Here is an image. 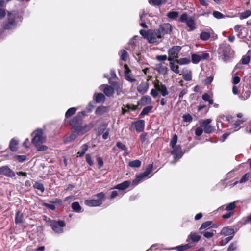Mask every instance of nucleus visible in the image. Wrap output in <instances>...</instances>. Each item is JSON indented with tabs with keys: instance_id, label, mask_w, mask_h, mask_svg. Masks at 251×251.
I'll use <instances>...</instances> for the list:
<instances>
[{
	"instance_id": "obj_49",
	"label": "nucleus",
	"mask_w": 251,
	"mask_h": 251,
	"mask_svg": "<svg viewBox=\"0 0 251 251\" xmlns=\"http://www.w3.org/2000/svg\"><path fill=\"white\" fill-rule=\"evenodd\" d=\"M143 179V177L140 174L136 176V178L132 181V185L134 186L137 185Z\"/></svg>"
},
{
	"instance_id": "obj_39",
	"label": "nucleus",
	"mask_w": 251,
	"mask_h": 251,
	"mask_svg": "<svg viewBox=\"0 0 251 251\" xmlns=\"http://www.w3.org/2000/svg\"><path fill=\"white\" fill-rule=\"evenodd\" d=\"M179 13L177 11H170L167 14V16L170 19H176L177 17H178Z\"/></svg>"
},
{
	"instance_id": "obj_25",
	"label": "nucleus",
	"mask_w": 251,
	"mask_h": 251,
	"mask_svg": "<svg viewBox=\"0 0 251 251\" xmlns=\"http://www.w3.org/2000/svg\"><path fill=\"white\" fill-rule=\"evenodd\" d=\"M182 77L186 81H190L192 80V72L191 70H186L183 71L182 73Z\"/></svg>"
},
{
	"instance_id": "obj_10",
	"label": "nucleus",
	"mask_w": 251,
	"mask_h": 251,
	"mask_svg": "<svg viewBox=\"0 0 251 251\" xmlns=\"http://www.w3.org/2000/svg\"><path fill=\"white\" fill-rule=\"evenodd\" d=\"M181 49V47L179 46H173L168 51L169 61H173L174 59L178 57V54Z\"/></svg>"
},
{
	"instance_id": "obj_13",
	"label": "nucleus",
	"mask_w": 251,
	"mask_h": 251,
	"mask_svg": "<svg viewBox=\"0 0 251 251\" xmlns=\"http://www.w3.org/2000/svg\"><path fill=\"white\" fill-rule=\"evenodd\" d=\"M99 89L101 91H102L104 94L107 97H111L114 93V88L108 85L102 84L100 86Z\"/></svg>"
},
{
	"instance_id": "obj_64",
	"label": "nucleus",
	"mask_w": 251,
	"mask_h": 251,
	"mask_svg": "<svg viewBox=\"0 0 251 251\" xmlns=\"http://www.w3.org/2000/svg\"><path fill=\"white\" fill-rule=\"evenodd\" d=\"M150 94L154 98L158 95V91L156 89H152Z\"/></svg>"
},
{
	"instance_id": "obj_52",
	"label": "nucleus",
	"mask_w": 251,
	"mask_h": 251,
	"mask_svg": "<svg viewBox=\"0 0 251 251\" xmlns=\"http://www.w3.org/2000/svg\"><path fill=\"white\" fill-rule=\"evenodd\" d=\"M233 238V236L227 237L225 238L224 240H222L220 243V245L225 246Z\"/></svg>"
},
{
	"instance_id": "obj_55",
	"label": "nucleus",
	"mask_w": 251,
	"mask_h": 251,
	"mask_svg": "<svg viewBox=\"0 0 251 251\" xmlns=\"http://www.w3.org/2000/svg\"><path fill=\"white\" fill-rule=\"evenodd\" d=\"M214 231H215L212 230L211 231H205L203 233V236L206 238H210L214 235Z\"/></svg>"
},
{
	"instance_id": "obj_57",
	"label": "nucleus",
	"mask_w": 251,
	"mask_h": 251,
	"mask_svg": "<svg viewBox=\"0 0 251 251\" xmlns=\"http://www.w3.org/2000/svg\"><path fill=\"white\" fill-rule=\"evenodd\" d=\"M127 57V52L125 50H122L121 51V58L124 61H126Z\"/></svg>"
},
{
	"instance_id": "obj_6",
	"label": "nucleus",
	"mask_w": 251,
	"mask_h": 251,
	"mask_svg": "<svg viewBox=\"0 0 251 251\" xmlns=\"http://www.w3.org/2000/svg\"><path fill=\"white\" fill-rule=\"evenodd\" d=\"M96 196L98 198V200L91 199L87 200L84 201L85 204L89 206H99L100 205L104 200L105 194L103 192L97 194Z\"/></svg>"
},
{
	"instance_id": "obj_16",
	"label": "nucleus",
	"mask_w": 251,
	"mask_h": 251,
	"mask_svg": "<svg viewBox=\"0 0 251 251\" xmlns=\"http://www.w3.org/2000/svg\"><path fill=\"white\" fill-rule=\"evenodd\" d=\"M134 125L135 130L138 132L143 131L145 128V121L144 120H139L132 123Z\"/></svg>"
},
{
	"instance_id": "obj_9",
	"label": "nucleus",
	"mask_w": 251,
	"mask_h": 251,
	"mask_svg": "<svg viewBox=\"0 0 251 251\" xmlns=\"http://www.w3.org/2000/svg\"><path fill=\"white\" fill-rule=\"evenodd\" d=\"M15 14L13 12H9L8 14L7 23L3 25L4 29H11L16 26V23L15 21Z\"/></svg>"
},
{
	"instance_id": "obj_32",
	"label": "nucleus",
	"mask_w": 251,
	"mask_h": 251,
	"mask_svg": "<svg viewBox=\"0 0 251 251\" xmlns=\"http://www.w3.org/2000/svg\"><path fill=\"white\" fill-rule=\"evenodd\" d=\"M170 67L171 70L176 74L179 73V67L177 65H176L173 61H170Z\"/></svg>"
},
{
	"instance_id": "obj_51",
	"label": "nucleus",
	"mask_w": 251,
	"mask_h": 251,
	"mask_svg": "<svg viewBox=\"0 0 251 251\" xmlns=\"http://www.w3.org/2000/svg\"><path fill=\"white\" fill-rule=\"evenodd\" d=\"M213 15L215 18L218 19H222L225 17V16L222 13L216 11L213 12Z\"/></svg>"
},
{
	"instance_id": "obj_21",
	"label": "nucleus",
	"mask_w": 251,
	"mask_h": 251,
	"mask_svg": "<svg viewBox=\"0 0 251 251\" xmlns=\"http://www.w3.org/2000/svg\"><path fill=\"white\" fill-rule=\"evenodd\" d=\"M94 99L97 103H103L105 100V96L100 93H95Z\"/></svg>"
},
{
	"instance_id": "obj_28",
	"label": "nucleus",
	"mask_w": 251,
	"mask_h": 251,
	"mask_svg": "<svg viewBox=\"0 0 251 251\" xmlns=\"http://www.w3.org/2000/svg\"><path fill=\"white\" fill-rule=\"evenodd\" d=\"M153 168V164H150L146 168L145 171L140 174L141 176L143 177V178H145L151 172Z\"/></svg>"
},
{
	"instance_id": "obj_35",
	"label": "nucleus",
	"mask_w": 251,
	"mask_h": 251,
	"mask_svg": "<svg viewBox=\"0 0 251 251\" xmlns=\"http://www.w3.org/2000/svg\"><path fill=\"white\" fill-rule=\"evenodd\" d=\"M33 187L35 189L40 190L41 193H43L45 190L43 184L39 181H36L33 184Z\"/></svg>"
},
{
	"instance_id": "obj_15",
	"label": "nucleus",
	"mask_w": 251,
	"mask_h": 251,
	"mask_svg": "<svg viewBox=\"0 0 251 251\" xmlns=\"http://www.w3.org/2000/svg\"><path fill=\"white\" fill-rule=\"evenodd\" d=\"M155 70L159 73L166 75L168 72V68L167 64L165 63H160L156 65Z\"/></svg>"
},
{
	"instance_id": "obj_22",
	"label": "nucleus",
	"mask_w": 251,
	"mask_h": 251,
	"mask_svg": "<svg viewBox=\"0 0 251 251\" xmlns=\"http://www.w3.org/2000/svg\"><path fill=\"white\" fill-rule=\"evenodd\" d=\"M151 97L148 95H146L143 96L138 103L139 105H145L146 104H151Z\"/></svg>"
},
{
	"instance_id": "obj_27",
	"label": "nucleus",
	"mask_w": 251,
	"mask_h": 251,
	"mask_svg": "<svg viewBox=\"0 0 251 251\" xmlns=\"http://www.w3.org/2000/svg\"><path fill=\"white\" fill-rule=\"evenodd\" d=\"M153 168V164H150L146 168L145 171L140 174L141 176L143 177V178H145L151 172Z\"/></svg>"
},
{
	"instance_id": "obj_46",
	"label": "nucleus",
	"mask_w": 251,
	"mask_h": 251,
	"mask_svg": "<svg viewBox=\"0 0 251 251\" xmlns=\"http://www.w3.org/2000/svg\"><path fill=\"white\" fill-rule=\"evenodd\" d=\"M250 15H251V11L250 10H246L243 12H242L240 14V19H246L249 17Z\"/></svg>"
},
{
	"instance_id": "obj_33",
	"label": "nucleus",
	"mask_w": 251,
	"mask_h": 251,
	"mask_svg": "<svg viewBox=\"0 0 251 251\" xmlns=\"http://www.w3.org/2000/svg\"><path fill=\"white\" fill-rule=\"evenodd\" d=\"M147 133H143L140 136V140L142 144V146L144 148L148 145L147 142Z\"/></svg>"
},
{
	"instance_id": "obj_50",
	"label": "nucleus",
	"mask_w": 251,
	"mask_h": 251,
	"mask_svg": "<svg viewBox=\"0 0 251 251\" xmlns=\"http://www.w3.org/2000/svg\"><path fill=\"white\" fill-rule=\"evenodd\" d=\"M211 224H212L211 221H206L202 224V225H201V226L200 228V230H202L203 229H205V228H208L211 226Z\"/></svg>"
},
{
	"instance_id": "obj_62",
	"label": "nucleus",
	"mask_w": 251,
	"mask_h": 251,
	"mask_svg": "<svg viewBox=\"0 0 251 251\" xmlns=\"http://www.w3.org/2000/svg\"><path fill=\"white\" fill-rule=\"evenodd\" d=\"M97 160L98 163L99 167H102L103 166V161L102 158L100 156H98L97 157Z\"/></svg>"
},
{
	"instance_id": "obj_38",
	"label": "nucleus",
	"mask_w": 251,
	"mask_h": 251,
	"mask_svg": "<svg viewBox=\"0 0 251 251\" xmlns=\"http://www.w3.org/2000/svg\"><path fill=\"white\" fill-rule=\"evenodd\" d=\"M152 108L153 107L152 106L145 107L143 108L139 116H142L147 115L149 112H150Z\"/></svg>"
},
{
	"instance_id": "obj_7",
	"label": "nucleus",
	"mask_w": 251,
	"mask_h": 251,
	"mask_svg": "<svg viewBox=\"0 0 251 251\" xmlns=\"http://www.w3.org/2000/svg\"><path fill=\"white\" fill-rule=\"evenodd\" d=\"M50 226L54 232L57 233H61L63 232V227L65 226L64 221H51Z\"/></svg>"
},
{
	"instance_id": "obj_48",
	"label": "nucleus",
	"mask_w": 251,
	"mask_h": 251,
	"mask_svg": "<svg viewBox=\"0 0 251 251\" xmlns=\"http://www.w3.org/2000/svg\"><path fill=\"white\" fill-rule=\"evenodd\" d=\"M235 202H236L234 201L228 204L226 206L225 210L227 211H232L236 207Z\"/></svg>"
},
{
	"instance_id": "obj_18",
	"label": "nucleus",
	"mask_w": 251,
	"mask_h": 251,
	"mask_svg": "<svg viewBox=\"0 0 251 251\" xmlns=\"http://www.w3.org/2000/svg\"><path fill=\"white\" fill-rule=\"evenodd\" d=\"M235 232L234 229L230 227H224L220 232V234L224 236L234 235Z\"/></svg>"
},
{
	"instance_id": "obj_30",
	"label": "nucleus",
	"mask_w": 251,
	"mask_h": 251,
	"mask_svg": "<svg viewBox=\"0 0 251 251\" xmlns=\"http://www.w3.org/2000/svg\"><path fill=\"white\" fill-rule=\"evenodd\" d=\"M18 142L14 139H12L10 144L9 148L12 151H15L17 149Z\"/></svg>"
},
{
	"instance_id": "obj_36",
	"label": "nucleus",
	"mask_w": 251,
	"mask_h": 251,
	"mask_svg": "<svg viewBox=\"0 0 251 251\" xmlns=\"http://www.w3.org/2000/svg\"><path fill=\"white\" fill-rule=\"evenodd\" d=\"M141 165V162L139 160H133L129 163V166L133 168H138Z\"/></svg>"
},
{
	"instance_id": "obj_61",
	"label": "nucleus",
	"mask_w": 251,
	"mask_h": 251,
	"mask_svg": "<svg viewBox=\"0 0 251 251\" xmlns=\"http://www.w3.org/2000/svg\"><path fill=\"white\" fill-rule=\"evenodd\" d=\"M116 146L118 148L121 149L122 150L126 151L127 150L126 147L120 142H117Z\"/></svg>"
},
{
	"instance_id": "obj_43",
	"label": "nucleus",
	"mask_w": 251,
	"mask_h": 251,
	"mask_svg": "<svg viewBox=\"0 0 251 251\" xmlns=\"http://www.w3.org/2000/svg\"><path fill=\"white\" fill-rule=\"evenodd\" d=\"M203 128V131L205 133L209 134L214 131L215 127L211 126H204Z\"/></svg>"
},
{
	"instance_id": "obj_8",
	"label": "nucleus",
	"mask_w": 251,
	"mask_h": 251,
	"mask_svg": "<svg viewBox=\"0 0 251 251\" xmlns=\"http://www.w3.org/2000/svg\"><path fill=\"white\" fill-rule=\"evenodd\" d=\"M160 33V37L163 39L164 36L166 34H170L172 32V26L169 23H165L161 25L157 29Z\"/></svg>"
},
{
	"instance_id": "obj_63",
	"label": "nucleus",
	"mask_w": 251,
	"mask_h": 251,
	"mask_svg": "<svg viewBox=\"0 0 251 251\" xmlns=\"http://www.w3.org/2000/svg\"><path fill=\"white\" fill-rule=\"evenodd\" d=\"M203 131V129L201 127H197L195 130V134L197 136H200L202 134Z\"/></svg>"
},
{
	"instance_id": "obj_3",
	"label": "nucleus",
	"mask_w": 251,
	"mask_h": 251,
	"mask_svg": "<svg viewBox=\"0 0 251 251\" xmlns=\"http://www.w3.org/2000/svg\"><path fill=\"white\" fill-rule=\"evenodd\" d=\"M81 120L80 115H77L74 117L71 121L70 124L73 126L75 132L76 133L77 136L82 135L84 133L88 132L92 128L93 125L92 124L86 125L84 126H81L77 125Z\"/></svg>"
},
{
	"instance_id": "obj_11",
	"label": "nucleus",
	"mask_w": 251,
	"mask_h": 251,
	"mask_svg": "<svg viewBox=\"0 0 251 251\" xmlns=\"http://www.w3.org/2000/svg\"><path fill=\"white\" fill-rule=\"evenodd\" d=\"M154 86L155 89L160 92L162 96H166L169 94V92L166 86L159 80H156V81L154 82Z\"/></svg>"
},
{
	"instance_id": "obj_53",
	"label": "nucleus",
	"mask_w": 251,
	"mask_h": 251,
	"mask_svg": "<svg viewBox=\"0 0 251 251\" xmlns=\"http://www.w3.org/2000/svg\"><path fill=\"white\" fill-rule=\"evenodd\" d=\"M250 61V56L249 55H246L243 56L241 59V63L242 64L246 65L249 63Z\"/></svg>"
},
{
	"instance_id": "obj_17",
	"label": "nucleus",
	"mask_w": 251,
	"mask_h": 251,
	"mask_svg": "<svg viewBox=\"0 0 251 251\" xmlns=\"http://www.w3.org/2000/svg\"><path fill=\"white\" fill-rule=\"evenodd\" d=\"M149 89V84L147 82H142L137 87V90L138 92L142 94L146 93Z\"/></svg>"
},
{
	"instance_id": "obj_4",
	"label": "nucleus",
	"mask_w": 251,
	"mask_h": 251,
	"mask_svg": "<svg viewBox=\"0 0 251 251\" xmlns=\"http://www.w3.org/2000/svg\"><path fill=\"white\" fill-rule=\"evenodd\" d=\"M218 51L219 54H221L222 60L225 62L230 61L234 56V51L229 45L221 46Z\"/></svg>"
},
{
	"instance_id": "obj_60",
	"label": "nucleus",
	"mask_w": 251,
	"mask_h": 251,
	"mask_svg": "<svg viewBox=\"0 0 251 251\" xmlns=\"http://www.w3.org/2000/svg\"><path fill=\"white\" fill-rule=\"evenodd\" d=\"M149 3L153 6H160L158 0H148Z\"/></svg>"
},
{
	"instance_id": "obj_2",
	"label": "nucleus",
	"mask_w": 251,
	"mask_h": 251,
	"mask_svg": "<svg viewBox=\"0 0 251 251\" xmlns=\"http://www.w3.org/2000/svg\"><path fill=\"white\" fill-rule=\"evenodd\" d=\"M140 33L148 40L149 43L151 44H158L162 40L160 37V33L157 29H149L147 31L141 29Z\"/></svg>"
},
{
	"instance_id": "obj_58",
	"label": "nucleus",
	"mask_w": 251,
	"mask_h": 251,
	"mask_svg": "<svg viewBox=\"0 0 251 251\" xmlns=\"http://www.w3.org/2000/svg\"><path fill=\"white\" fill-rule=\"evenodd\" d=\"M86 161L89 165L92 166L93 165V161L92 160L91 157L89 154L86 155Z\"/></svg>"
},
{
	"instance_id": "obj_23",
	"label": "nucleus",
	"mask_w": 251,
	"mask_h": 251,
	"mask_svg": "<svg viewBox=\"0 0 251 251\" xmlns=\"http://www.w3.org/2000/svg\"><path fill=\"white\" fill-rule=\"evenodd\" d=\"M130 183L131 182L129 180L125 181L117 185L115 187V188L120 190H124L129 186Z\"/></svg>"
},
{
	"instance_id": "obj_44",
	"label": "nucleus",
	"mask_w": 251,
	"mask_h": 251,
	"mask_svg": "<svg viewBox=\"0 0 251 251\" xmlns=\"http://www.w3.org/2000/svg\"><path fill=\"white\" fill-rule=\"evenodd\" d=\"M211 119H207L205 120H201L200 121V124L201 127H204V126H208L209 124L211 122Z\"/></svg>"
},
{
	"instance_id": "obj_56",
	"label": "nucleus",
	"mask_w": 251,
	"mask_h": 251,
	"mask_svg": "<svg viewBox=\"0 0 251 251\" xmlns=\"http://www.w3.org/2000/svg\"><path fill=\"white\" fill-rule=\"evenodd\" d=\"M16 223H21L22 222V216L20 214V212L17 211L15 216Z\"/></svg>"
},
{
	"instance_id": "obj_5",
	"label": "nucleus",
	"mask_w": 251,
	"mask_h": 251,
	"mask_svg": "<svg viewBox=\"0 0 251 251\" xmlns=\"http://www.w3.org/2000/svg\"><path fill=\"white\" fill-rule=\"evenodd\" d=\"M179 21L186 24L189 28L188 30L189 31H193L197 28L194 20L192 18L189 17L187 13H184L180 16Z\"/></svg>"
},
{
	"instance_id": "obj_12",
	"label": "nucleus",
	"mask_w": 251,
	"mask_h": 251,
	"mask_svg": "<svg viewBox=\"0 0 251 251\" xmlns=\"http://www.w3.org/2000/svg\"><path fill=\"white\" fill-rule=\"evenodd\" d=\"M0 175L7 177L13 178L15 176V173L8 166L0 167Z\"/></svg>"
},
{
	"instance_id": "obj_37",
	"label": "nucleus",
	"mask_w": 251,
	"mask_h": 251,
	"mask_svg": "<svg viewBox=\"0 0 251 251\" xmlns=\"http://www.w3.org/2000/svg\"><path fill=\"white\" fill-rule=\"evenodd\" d=\"M113 85L114 90L117 92L118 95H119L122 91V85L118 82H115Z\"/></svg>"
},
{
	"instance_id": "obj_41",
	"label": "nucleus",
	"mask_w": 251,
	"mask_h": 251,
	"mask_svg": "<svg viewBox=\"0 0 251 251\" xmlns=\"http://www.w3.org/2000/svg\"><path fill=\"white\" fill-rule=\"evenodd\" d=\"M201 59V57L196 54H193L192 55V61L194 64L199 63Z\"/></svg>"
},
{
	"instance_id": "obj_42",
	"label": "nucleus",
	"mask_w": 251,
	"mask_h": 251,
	"mask_svg": "<svg viewBox=\"0 0 251 251\" xmlns=\"http://www.w3.org/2000/svg\"><path fill=\"white\" fill-rule=\"evenodd\" d=\"M76 111V109L75 107L70 108L69 109L65 114V116L67 118L70 117L72 115H73L75 113Z\"/></svg>"
},
{
	"instance_id": "obj_24",
	"label": "nucleus",
	"mask_w": 251,
	"mask_h": 251,
	"mask_svg": "<svg viewBox=\"0 0 251 251\" xmlns=\"http://www.w3.org/2000/svg\"><path fill=\"white\" fill-rule=\"evenodd\" d=\"M108 111V107L104 106H100L96 110L95 113L98 115H101Z\"/></svg>"
},
{
	"instance_id": "obj_26",
	"label": "nucleus",
	"mask_w": 251,
	"mask_h": 251,
	"mask_svg": "<svg viewBox=\"0 0 251 251\" xmlns=\"http://www.w3.org/2000/svg\"><path fill=\"white\" fill-rule=\"evenodd\" d=\"M77 137V135L75 132V130H74V132L72 134L66 135L65 137V142L66 143L71 142L74 141Z\"/></svg>"
},
{
	"instance_id": "obj_29",
	"label": "nucleus",
	"mask_w": 251,
	"mask_h": 251,
	"mask_svg": "<svg viewBox=\"0 0 251 251\" xmlns=\"http://www.w3.org/2000/svg\"><path fill=\"white\" fill-rule=\"evenodd\" d=\"M192 247L191 243H189L184 245L176 246L175 248L177 251H183Z\"/></svg>"
},
{
	"instance_id": "obj_59",
	"label": "nucleus",
	"mask_w": 251,
	"mask_h": 251,
	"mask_svg": "<svg viewBox=\"0 0 251 251\" xmlns=\"http://www.w3.org/2000/svg\"><path fill=\"white\" fill-rule=\"evenodd\" d=\"M183 120L185 122H191L192 120V117L190 114H185L183 116Z\"/></svg>"
},
{
	"instance_id": "obj_47",
	"label": "nucleus",
	"mask_w": 251,
	"mask_h": 251,
	"mask_svg": "<svg viewBox=\"0 0 251 251\" xmlns=\"http://www.w3.org/2000/svg\"><path fill=\"white\" fill-rule=\"evenodd\" d=\"M177 141V136L176 134L174 135L170 142V146L171 147L176 146V144Z\"/></svg>"
},
{
	"instance_id": "obj_1",
	"label": "nucleus",
	"mask_w": 251,
	"mask_h": 251,
	"mask_svg": "<svg viewBox=\"0 0 251 251\" xmlns=\"http://www.w3.org/2000/svg\"><path fill=\"white\" fill-rule=\"evenodd\" d=\"M32 135L33 137L32 139V143L35 146L37 150L40 151H46L48 149V147L42 145L43 143L46 142V136L43 130L38 129L33 132Z\"/></svg>"
},
{
	"instance_id": "obj_54",
	"label": "nucleus",
	"mask_w": 251,
	"mask_h": 251,
	"mask_svg": "<svg viewBox=\"0 0 251 251\" xmlns=\"http://www.w3.org/2000/svg\"><path fill=\"white\" fill-rule=\"evenodd\" d=\"M237 248V242L231 243L229 246L227 251H234Z\"/></svg>"
},
{
	"instance_id": "obj_20",
	"label": "nucleus",
	"mask_w": 251,
	"mask_h": 251,
	"mask_svg": "<svg viewBox=\"0 0 251 251\" xmlns=\"http://www.w3.org/2000/svg\"><path fill=\"white\" fill-rule=\"evenodd\" d=\"M125 76L128 81L133 82L135 81V79L133 77V76L131 75V74L130 73V70L129 68H128V66L127 65H125Z\"/></svg>"
},
{
	"instance_id": "obj_14",
	"label": "nucleus",
	"mask_w": 251,
	"mask_h": 251,
	"mask_svg": "<svg viewBox=\"0 0 251 251\" xmlns=\"http://www.w3.org/2000/svg\"><path fill=\"white\" fill-rule=\"evenodd\" d=\"M173 150L172 154L173 155L175 159H179L183 155V152L180 145H176L174 147H172Z\"/></svg>"
},
{
	"instance_id": "obj_31",
	"label": "nucleus",
	"mask_w": 251,
	"mask_h": 251,
	"mask_svg": "<svg viewBox=\"0 0 251 251\" xmlns=\"http://www.w3.org/2000/svg\"><path fill=\"white\" fill-rule=\"evenodd\" d=\"M88 149V146L85 144H83L81 147V151H78L77 153V157H82L83 156L84 154L85 153L86 151H87Z\"/></svg>"
},
{
	"instance_id": "obj_34",
	"label": "nucleus",
	"mask_w": 251,
	"mask_h": 251,
	"mask_svg": "<svg viewBox=\"0 0 251 251\" xmlns=\"http://www.w3.org/2000/svg\"><path fill=\"white\" fill-rule=\"evenodd\" d=\"M72 208L73 209V210L75 212L79 213L81 212V207L80 206L79 204L77 202H73L72 204Z\"/></svg>"
},
{
	"instance_id": "obj_19",
	"label": "nucleus",
	"mask_w": 251,
	"mask_h": 251,
	"mask_svg": "<svg viewBox=\"0 0 251 251\" xmlns=\"http://www.w3.org/2000/svg\"><path fill=\"white\" fill-rule=\"evenodd\" d=\"M201 238V237L195 232H191L188 235L186 242H189L191 240L193 242H198Z\"/></svg>"
},
{
	"instance_id": "obj_45",
	"label": "nucleus",
	"mask_w": 251,
	"mask_h": 251,
	"mask_svg": "<svg viewBox=\"0 0 251 251\" xmlns=\"http://www.w3.org/2000/svg\"><path fill=\"white\" fill-rule=\"evenodd\" d=\"M190 62V60L187 58H180L177 60V63L180 65L188 64Z\"/></svg>"
},
{
	"instance_id": "obj_40",
	"label": "nucleus",
	"mask_w": 251,
	"mask_h": 251,
	"mask_svg": "<svg viewBox=\"0 0 251 251\" xmlns=\"http://www.w3.org/2000/svg\"><path fill=\"white\" fill-rule=\"evenodd\" d=\"M210 37V34L209 32H202L200 36L201 39L204 41L208 40Z\"/></svg>"
}]
</instances>
